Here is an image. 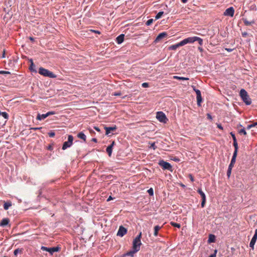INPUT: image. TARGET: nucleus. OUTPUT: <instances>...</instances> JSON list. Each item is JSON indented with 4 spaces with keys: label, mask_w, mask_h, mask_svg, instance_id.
Returning <instances> with one entry per match:
<instances>
[{
    "label": "nucleus",
    "mask_w": 257,
    "mask_h": 257,
    "mask_svg": "<svg viewBox=\"0 0 257 257\" xmlns=\"http://www.w3.org/2000/svg\"><path fill=\"white\" fill-rule=\"evenodd\" d=\"M239 95L242 100L245 103L246 105H249L251 103V100L249 97L247 92L244 89H241L239 92Z\"/></svg>",
    "instance_id": "obj_1"
},
{
    "label": "nucleus",
    "mask_w": 257,
    "mask_h": 257,
    "mask_svg": "<svg viewBox=\"0 0 257 257\" xmlns=\"http://www.w3.org/2000/svg\"><path fill=\"white\" fill-rule=\"evenodd\" d=\"M73 137L72 135H68V140L63 143L62 147V150H65L71 147L73 145Z\"/></svg>",
    "instance_id": "obj_2"
},
{
    "label": "nucleus",
    "mask_w": 257,
    "mask_h": 257,
    "mask_svg": "<svg viewBox=\"0 0 257 257\" xmlns=\"http://www.w3.org/2000/svg\"><path fill=\"white\" fill-rule=\"evenodd\" d=\"M158 164L162 167L163 170H167L172 171V166L170 163L165 161L164 160H161L159 161Z\"/></svg>",
    "instance_id": "obj_3"
},
{
    "label": "nucleus",
    "mask_w": 257,
    "mask_h": 257,
    "mask_svg": "<svg viewBox=\"0 0 257 257\" xmlns=\"http://www.w3.org/2000/svg\"><path fill=\"white\" fill-rule=\"evenodd\" d=\"M156 118L161 122L166 123L168 118L165 114L162 111H158L157 112Z\"/></svg>",
    "instance_id": "obj_4"
},
{
    "label": "nucleus",
    "mask_w": 257,
    "mask_h": 257,
    "mask_svg": "<svg viewBox=\"0 0 257 257\" xmlns=\"http://www.w3.org/2000/svg\"><path fill=\"white\" fill-rule=\"evenodd\" d=\"M193 90L196 92L197 103L198 106H200V104L202 101V98L201 96V91L197 89L195 86H192Z\"/></svg>",
    "instance_id": "obj_5"
},
{
    "label": "nucleus",
    "mask_w": 257,
    "mask_h": 257,
    "mask_svg": "<svg viewBox=\"0 0 257 257\" xmlns=\"http://www.w3.org/2000/svg\"><path fill=\"white\" fill-rule=\"evenodd\" d=\"M104 128L105 130V135L108 136H111L112 135H114L113 132L116 130L117 127L115 125H114L112 126H105Z\"/></svg>",
    "instance_id": "obj_6"
},
{
    "label": "nucleus",
    "mask_w": 257,
    "mask_h": 257,
    "mask_svg": "<svg viewBox=\"0 0 257 257\" xmlns=\"http://www.w3.org/2000/svg\"><path fill=\"white\" fill-rule=\"evenodd\" d=\"M142 244L141 240H138L135 238L133 240V248L135 251H138L140 249V246Z\"/></svg>",
    "instance_id": "obj_7"
},
{
    "label": "nucleus",
    "mask_w": 257,
    "mask_h": 257,
    "mask_svg": "<svg viewBox=\"0 0 257 257\" xmlns=\"http://www.w3.org/2000/svg\"><path fill=\"white\" fill-rule=\"evenodd\" d=\"M41 249L43 251H48V252H50L51 254H52L54 252L58 251L59 249V247H47L42 246L41 247Z\"/></svg>",
    "instance_id": "obj_8"
},
{
    "label": "nucleus",
    "mask_w": 257,
    "mask_h": 257,
    "mask_svg": "<svg viewBox=\"0 0 257 257\" xmlns=\"http://www.w3.org/2000/svg\"><path fill=\"white\" fill-rule=\"evenodd\" d=\"M257 239V228L255 229L254 234L252 237L251 241L249 243V247H250L252 249L254 248V245L256 242Z\"/></svg>",
    "instance_id": "obj_9"
},
{
    "label": "nucleus",
    "mask_w": 257,
    "mask_h": 257,
    "mask_svg": "<svg viewBox=\"0 0 257 257\" xmlns=\"http://www.w3.org/2000/svg\"><path fill=\"white\" fill-rule=\"evenodd\" d=\"M193 43V37H188L180 41V44L182 46L187 44H192Z\"/></svg>",
    "instance_id": "obj_10"
},
{
    "label": "nucleus",
    "mask_w": 257,
    "mask_h": 257,
    "mask_svg": "<svg viewBox=\"0 0 257 257\" xmlns=\"http://www.w3.org/2000/svg\"><path fill=\"white\" fill-rule=\"evenodd\" d=\"M167 35V33L166 32H163L160 33L156 38L154 42L155 43H158L160 42L162 39L166 37Z\"/></svg>",
    "instance_id": "obj_11"
},
{
    "label": "nucleus",
    "mask_w": 257,
    "mask_h": 257,
    "mask_svg": "<svg viewBox=\"0 0 257 257\" xmlns=\"http://www.w3.org/2000/svg\"><path fill=\"white\" fill-rule=\"evenodd\" d=\"M126 229L124 228L123 226H120L117 233V235L122 237L124 235H125L126 233Z\"/></svg>",
    "instance_id": "obj_12"
},
{
    "label": "nucleus",
    "mask_w": 257,
    "mask_h": 257,
    "mask_svg": "<svg viewBox=\"0 0 257 257\" xmlns=\"http://www.w3.org/2000/svg\"><path fill=\"white\" fill-rule=\"evenodd\" d=\"M234 14V9L233 7H231L226 9V16H229L233 17Z\"/></svg>",
    "instance_id": "obj_13"
},
{
    "label": "nucleus",
    "mask_w": 257,
    "mask_h": 257,
    "mask_svg": "<svg viewBox=\"0 0 257 257\" xmlns=\"http://www.w3.org/2000/svg\"><path fill=\"white\" fill-rule=\"evenodd\" d=\"M115 144L114 141H113L110 145L108 146L106 148V151L108 154V155L110 157L112 154L113 147Z\"/></svg>",
    "instance_id": "obj_14"
},
{
    "label": "nucleus",
    "mask_w": 257,
    "mask_h": 257,
    "mask_svg": "<svg viewBox=\"0 0 257 257\" xmlns=\"http://www.w3.org/2000/svg\"><path fill=\"white\" fill-rule=\"evenodd\" d=\"M48 72L49 70L44 68L43 67H40L39 69V73L45 77L47 76Z\"/></svg>",
    "instance_id": "obj_15"
},
{
    "label": "nucleus",
    "mask_w": 257,
    "mask_h": 257,
    "mask_svg": "<svg viewBox=\"0 0 257 257\" xmlns=\"http://www.w3.org/2000/svg\"><path fill=\"white\" fill-rule=\"evenodd\" d=\"M230 135H231L233 139V145L234 147V149H238V144L237 142V140L235 137V134L233 132H231Z\"/></svg>",
    "instance_id": "obj_16"
},
{
    "label": "nucleus",
    "mask_w": 257,
    "mask_h": 257,
    "mask_svg": "<svg viewBox=\"0 0 257 257\" xmlns=\"http://www.w3.org/2000/svg\"><path fill=\"white\" fill-rule=\"evenodd\" d=\"M124 35L123 34H121L118 36L116 38V42L118 44H121L123 41H124Z\"/></svg>",
    "instance_id": "obj_17"
},
{
    "label": "nucleus",
    "mask_w": 257,
    "mask_h": 257,
    "mask_svg": "<svg viewBox=\"0 0 257 257\" xmlns=\"http://www.w3.org/2000/svg\"><path fill=\"white\" fill-rule=\"evenodd\" d=\"M10 219L8 218H3L0 222V226L4 227L9 224Z\"/></svg>",
    "instance_id": "obj_18"
},
{
    "label": "nucleus",
    "mask_w": 257,
    "mask_h": 257,
    "mask_svg": "<svg viewBox=\"0 0 257 257\" xmlns=\"http://www.w3.org/2000/svg\"><path fill=\"white\" fill-rule=\"evenodd\" d=\"M237 151H238V149H234V151L233 152V156L232 157V159H231L230 163L234 164L235 161H236V158L237 154Z\"/></svg>",
    "instance_id": "obj_19"
},
{
    "label": "nucleus",
    "mask_w": 257,
    "mask_h": 257,
    "mask_svg": "<svg viewBox=\"0 0 257 257\" xmlns=\"http://www.w3.org/2000/svg\"><path fill=\"white\" fill-rule=\"evenodd\" d=\"M182 46V44H180V42L174 45H172L169 47V50H176L179 47Z\"/></svg>",
    "instance_id": "obj_20"
},
{
    "label": "nucleus",
    "mask_w": 257,
    "mask_h": 257,
    "mask_svg": "<svg viewBox=\"0 0 257 257\" xmlns=\"http://www.w3.org/2000/svg\"><path fill=\"white\" fill-rule=\"evenodd\" d=\"M77 136L78 138L83 140L84 142H86V136L82 132L78 133Z\"/></svg>",
    "instance_id": "obj_21"
},
{
    "label": "nucleus",
    "mask_w": 257,
    "mask_h": 257,
    "mask_svg": "<svg viewBox=\"0 0 257 257\" xmlns=\"http://www.w3.org/2000/svg\"><path fill=\"white\" fill-rule=\"evenodd\" d=\"M195 41H197L200 46H202L203 45V39L200 37H198L197 36H194L193 37V43Z\"/></svg>",
    "instance_id": "obj_22"
},
{
    "label": "nucleus",
    "mask_w": 257,
    "mask_h": 257,
    "mask_svg": "<svg viewBox=\"0 0 257 257\" xmlns=\"http://www.w3.org/2000/svg\"><path fill=\"white\" fill-rule=\"evenodd\" d=\"M47 117V116L46 113L42 114L38 113L36 119L39 120H44V119H45Z\"/></svg>",
    "instance_id": "obj_23"
},
{
    "label": "nucleus",
    "mask_w": 257,
    "mask_h": 257,
    "mask_svg": "<svg viewBox=\"0 0 257 257\" xmlns=\"http://www.w3.org/2000/svg\"><path fill=\"white\" fill-rule=\"evenodd\" d=\"M29 69L32 72L37 73V71L36 69V66L35 65L33 62H32V64H30V66L29 67Z\"/></svg>",
    "instance_id": "obj_24"
},
{
    "label": "nucleus",
    "mask_w": 257,
    "mask_h": 257,
    "mask_svg": "<svg viewBox=\"0 0 257 257\" xmlns=\"http://www.w3.org/2000/svg\"><path fill=\"white\" fill-rule=\"evenodd\" d=\"M201 196L202 202H201V207L203 208L205 206V202H206V197L205 194H200Z\"/></svg>",
    "instance_id": "obj_25"
},
{
    "label": "nucleus",
    "mask_w": 257,
    "mask_h": 257,
    "mask_svg": "<svg viewBox=\"0 0 257 257\" xmlns=\"http://www.w3.org/2000/svg\"><path fill=\"white\" fill-rule=\"evenodd\" d=\"M161 228V227L159 225H156L154 227V236H158V231Z\"/></svg>",
    "instance_id": "obj_26"
},
{
    "label": "nucleus",
    "mask_w": 257,
    "mask_h": 257,
    "mask_svg": "<svg viewBox=\"0 0 257 257\" xmlns=\"http://www.w3.org/2000/svg\"><path fill=\"white\" fill-rule=\"evenodd\" d=\"M215 236L214 235L210 234L209 235V238H208V242L209 243L214 242H215Z\"/></svg>",
    "instance_id": "obj_27"
},
{
    "label": "nucleus",
    "mask_w": 257,
    "mask_h": 257,
    "mask_svg": "<svg viewBox=\"0 0 257 257\" xmlns=\"http://www.w3.org/2000/svg\"><path fill=\"white\" fill-rule=\"evenodd\" d=\"M173 79L180 80H188L189 79V78L188 77H181L178 76H174Z\"/></svg>",
    "instance_id": "obj_28"
},
{
    "label": "nucleus",
    "mask_w": 257,
    "mask_h": 257,
    "mask_svg": "<svg viewBox=\"0 0 257 257\" xmlns=\"http://www.w3.org/2000/svg\"><path fill=\"white\" fill-rule=\"evenodd\" d=\"M242 20H243V22L245 26H249V25L253 24L254 23V21L249 22V21H247V19H243Z\"/></svg>",
    "instance_id": "obj_29"
},
{
    "label": "nucleus",
    "mask_w": 257,
    "mask_h": 257,
    "mask_svg": "<svg viewBox=\"0 0 257 257\" xmlns=\"http://www.w3.org/2000/svg\"><path fill=\"white\" fill-rule=\"evenodd\" d=\"M11 206H12L11 202H5L4 205V208L5 209V210H7Z\"/></svg>",
    "instance_id": "obj_30"
},
{
    "label": "nucleus",
    "mask_w": 257,
    "mask_h": 257,
    "mask_svg": "<svg viewBox=\"0 0 257 257\" xmlns=\"http://www.w3.org/2000/svg\"><path fill=\"white\" fill-rule=\"evenodd\" d=\"M47 77L51 78H55L57 77L56 75L54 74L52 72L49 70V72L48 73Z\"/></svg>",
    "instance_id": "obj_31"
},
{
    "label": "nucleus",
    "mask_w": 257,
    "mask_h": 257,
    "mask_svg": "<svg viewBox=\"0 0 257 257\" xmlns=\"http://www.w3.org/2000/svg\"><path fill=\"white\" fill-rule=\"evenodd\" d=\"M163 14H164V12H163V11L159 12L157 14V15L155 16L156 20H158V19H160Z\"/></svg>",
    "instance_id": "obj_32"
},
{
    "label": "nucleus",
    "mask_w": 257,
    "mask_h": 257,
    "mask_svg": "<svg viewBox=\"0 0 257 257\" xmlns=\"http://www.w3.org/2000/svg\"><path fill=\"white\" fill-rule=\"evenodd\" d=\"M1 115H2L6 119H8L9 116L8 113L6 112H1Z\"/></svg>",
    "instance_id": "obj_33"
},
{
    "label": "nucleus",
    "mask_w": 257,
    "mask_h": 257,
    "mask_svg": "<svg viewBox=\"0 0 257 257\" xmlns=\"http://www.w3.org/2000/svg\"><path fill=\"white\" fill-rule=\"evenodd\" d=\"M149 144L150 145V146L149 147L150 149H153L154 150H155L157 149L155 142L150 143Z\"/></svg>",
    "instance_id": "obj_34"
},
{
    "label": "nucleus",
    "mask_w": 257,
    "mask_h": 257,
    "mask_svg": "<svg viewBox=\"0 0 257 257\" xmlns=\"http://www.w3.org/2000/svg\"><path fill=\"white\" fill-rule=\"evenodd\" d=\"M256 125H257V121L255 122L252 123H251L250 124L248 125L247 127H246V128L247 130H249L250 128H252L253 127H255Z\"/></svg>",
    "instance_id": "obj_35"
},
{
    "label": "nucleus",
    "mask_w": 257,
    "mask_h": 257,
    "mask_svg": "<svg viewBox=\"0 0 257 257\" xmlns=\"http://www.w3.org/2000/svg\"><path fill=\"white\" fill-rule=\"evenodd\" d=\"M137 251H135V250L133 249V250H131L130 251H128L125 254V255H127V256H133L134 254L136 252H137Z\"/></svg>",
    "instance_id": "obj_36"
},
{
    "label": "nucleus",
    "mask_w": 257,
    "mask_h": 257,
    "mask_svg": "<svg viewBox=\"0 0 257 257\" xmlns=\"http://www.w3.org/2000/svg\"><path fill=\"white\" fill-rule=\"evenodd\" d=\"M170 224L172 226H173L174 227H177V228H180V227H181V225L180 224L174 222H171Z\"/></svg>",
    "instance_id": "obj_37"
},
{
    "label": "nucleus",
    "mask_w": 257,
    "mask_h": 257,
    "mask_svg": "<svg viewBox=\"0 0 257 257\" xmlns=\"http://www.w3.org/2000/svg\"><path fill=\"white\" fill-rule=\"evenodd\" d=\"M238 133L240 135H246V134H247L244 128H243L239 130Z\"/></svg>",
    "instance_id": "obj_38"
},
{
    "label": "nucleus",
    "mask_w": 257,
    "mask_h": 257,
    "mask_svg": "<svg viewBox=\"0 0 257 257\" xmlns=\"http://www.w3.org/2000/svg\"><path fill=\"white\" fill-rule=\"evenodd\" d=\"M153 21L154 20L153 19H149L146 23V26H150L153 23Z\"/></svg>",
    "instance_id": "obj_39"
},
{
    "label": "nucleus",
    "mask_w": 257,
    "mask_h": 257,
    "mask_svg": "<svg viewBox=\"0 0 257 257\" xmlns=\"http://www.w3.org/2000/svg\"><path fill=\"white\" fill-rule=\"evenodd\" d=\"M48 135L50 138H53L55 136V133L53 131H51L48 133Z\"/></svg>",
    "instance_id": "obj_40"
},
{
    "label": "nucleus",
    "mask_w": 257,
    "mask_h": 257,
    "mask_svg": "<svg viewBox=\"0 0 257 257\" xmlns=\"http://www.w3.org/2000/svg\"><path fill=\"white\" fill-rule=\"evenodd\" d=\"M11 73L9 71L4 70H0V74H10Z\"/></svg>",
    "instance_id": "obj_41"
},
{
    "label": "nucleus",
    "mask_w": 257,
    "mask_h": 257,
    "mask_svg": "<svg viewBox=\"0 0 257 257\" xmlns=\"http://www.w3.org/2000/svg\"><path fill=\"white\" fill-rule=\"evenodd\" d=\"M142 86L143 88H148L149 86V85L148 83L144 82L142 84Z\"/></svg>",
    "instance_id": "obj_42"
},
{
    "label": "nucleus",
    "mask_w": 257,
    "mask_h": 257,
    "mask_svg": "<svg viewBox=\"0 0 257 257\" xmlns=\"http://www.w3.org/2000/svg\"><path fill=\"white\" fill-rule=\"evenodd\" d=\"M121 93L120 91H118V92H115L113 93L112 94V95L117 96H120V95H121Z\"/></svg>",
    "instance_id": "obj_43"
},
{
    "label": "nucleus",
    "mask_w": 257,
    "mask_h": 257,
    "mask_svg": "<svg viewBox=\"0 0 257 257\" xmlns=\"http://www.w3.org/2000/svg\"><path fill=\"white\" fill-rule=\"evenodd\" d=\"M55 114V111H48V112H47L46 113L47 116L48 117V116L50 115H53V114Z\"/></svg>",
    "instance_id": "obj_44"
},
{
    "label": "nucleus",
    "mask_w": 257,
    "mask_h": 257,
    "mask_svg": "<svg viewBox=\"0 0 257 257\" xmlns=\"http://www.w3.org/2000/svg\"><path fill=\"white\" fill-rule=\"evenodd\" d=\"M47 149L52 151L53 149V144H50L47 147Z\"/></svg>",
    "instance_id": "obj_45"
},
{
    "label": "nucleus",
    "mask_w": 257,
    "mask_h": 257,
    "mask_svg": "<svg viewBox=\"0 0 257 257\" xmlns=\"http://www.w3.org/2000/svg\"><path fill=\"white\" fill-rule=\"evenodd\" d=\"M188 177L190 179V180L192 182H193L194 181V177L192 174H189Z\"/></svg>",
    "instance_id": "obj_46"
},
{
    "label": "nucleus",
    "mask_w": 257,
    "mask_h": 257,
    "mask_svg": "<svg viewBox=\"0 0 257 257\" xmlns=\"http://www.w3.org/2000/svg\"><path fill=\"white\" fill-rule=\"evenodd\" d=\"M21 250L20 249H15V251H14V254H15V255H17V254H18L19 252H21Z\"/></svg>",
    "instance_id": "obj_47"
},
{
    "label": "nucleus",
    "mask_w": 257,
    "mask_h": 257,
    "mask_svg": "<svg viewBox=\"0 0 257 257\" xmlns=\"http://www.w3.org/2000/svg\"><path fill=\"white\" fill-rule=\"evenodd\" d=\"M142 237V232H140L139 234L135 238L136 239L138 240H141V238Z\"/></svg>",
    "instance_id": "obj_48"
},
{
    "label": "nucleus",
    "mask_w": 257,
    "mask_h": 257,
    "mask_svg": "<svg viewBox=\"0 0 257 257\" xmlns=\"http://www.w3.org/2000/svg\"><path fill=\"white\" fill-rule=\"evenodd\" d=\"M231 170L230 168H228L227 171V175L228 177H229L231 174Z\"/></svg>",
    "instance_id": "obj_49"
},
{
    "label": "nucleus",
    "mask_w": 257,
    "mask_h": 257,
    "mask_svg": "<svg viewBox=\"0 0 257 257\" xmlns=\"http://www.w3.org/2000/svg\"><path fill=\"white\" fill-rule=\"evenodd\" d=\"M147 193H154V190L152 188H150L147 191Z\"/></svg>",
    "instance_id": "obj_50"
},
{
    "label": "nucleus",
    "mask_w": 257,
    "mask_h": 257,
    "mask_svg": "<svg viewBox=\"0 0 257 257\" xmlns=\"http://www.w3.org/2000/svg\"><path fill=\"white\" fill-rule=\"evenodd\" d=\"M241 34L243 37H246L248 35V33L246 32H242Z\"/></svg>",
    "instance_id": "obj_51"
},
{
    "label": "nucleus",
    "mask_w": 257,
    "mask_h": 257,
    "mask_svg": "<svg viewBox=\"0 0 257 257\" xmlns=\"http://www.w3.org/2000/svg\"><path fill=\"white\" fill-rule=\"evenodd\" d=\"M207 117L208 119H209L210 120H212V116H211V115L210 113H207Z\"/></svg>",
    "instance_id": "obj_52"
},
{
    "label": "nucleus",
    "mask_w": 257,
    "mask_h": 257,
    "mask_svg": "<svg viewBox=\"0 0 257 257\" xmlns=\"http://www.w3.org/2000/svg\"><path fill=\"white\" fill-rule=\"evenodd\" d=\"M216 252H217V250H215L214 253L211 254L210 255H209V257H216Z\"/></svg>",
    "instance_id": "obj_53"
},
{
    "label": "nucleus",
    "mask_w": 257,
    "mask_h": 257,
    "mask_svg": "<svg viewBox=\"0 0 257 257\" xmlns=\"http://www.w3.org/2000/svg\"><path fill=\"white\" fill-rule=\"evenodd\" d=\"M5 53H6V51H5V50H4L3 51V53L2 55V56H1V58H5V57H6V54H5Z\"/></svg>",
    "instance_id": "obj_54"
},
{
    "label": "nucleus",
    "mask_w": 257,
    "mask_h": 257,
    "mask_svg": "<svg viewBox=\"0 0 257 257\" xmlns=\"http://www.w3.org/2000/svg\"><path fill=\"white\" fill-rule=\"evenodd\" d=\"M94 128L96 131H97V132H100V129H99V128L98 127H97V126H94Z\"/></svg>",
    "instance_id": "obj_55"
},
{
    "label": "nucleus",
    "mask_w": 257,
    "mask_h": 257,
    "mask_svg": "<svg viewBox=\"0 0 257 257\" xmlns=\"http://www.w3.org/2000/svg\"><path fill=\"white\" fill-rule=\"evenodd\" d=\"M42 127H31L30 129L31 130H40Z\"/></svg>",
    "instance_id": "obj_56"
},
{
    "label": "nucleus",
    "mask_w": 257,
    "mask_h": 257,
    "mask_svg": "<svg viewBox=\"0 0 257 257\" xmlns=\"http://www.w3.org/2000/svg\"><path fill=\"white\" fill-rule=\"evenodd\" d=\"M233 166H234V164L230 163L228 168H230V169L232 170V168L233 167Z\"/></svg>",
    "instance_id": "obj_57"
},
{
    "label": "nucleus",
    "mask_w": 257,
    "mask_h": 257,
    "mask_svg": "<svg viewBox=\"0 0 257 257\" xmlns=\"http://www.w3.org/2000/svg\"><path fill=\"white\" fill-rule=\"evenodd\" d=\"M173 160L175 162H179L180 161V159L176 158V157H175L174 159H173Z\"/></svg>",
    "instance_id": "obj_58"
},
{
    "label": "nucleus",
    "mask_w": 257,
    "mask_h": 257,
    "mask_svg": "<svg viewBox=\"0 0 257 257\" xmlns=\"http://www.w3.org/2000/svg\"><path fill=\"white\" fill-rule=\"evenodd\" d=\"M198 50H199V51L201 52H203V48L202 47H199L198 48Z\"/></svg>",
    "instance_id": "obj_59"
},
{
    "label": "nucleus",
    "mask_w": 257,
    "mask_h": 257,
    "mask_svg": "<svg viewBox=\"0 0 257 257\" xmlns=\"http://www.w3.org/2000/svg\"><path fill=\"white\" fill-rule=\"evenodd\" d=\"M92 31L96 34H99L100 33V32L97 30H92Z\"/></svg>",
    "instance_id": "obj_60"
},
{
    "label": "nucleus",
    "mask_w": 257,
    "mask_h": 257,
    "mask_svg": "<svg viewBox=\"0 0 257 257\" xmlns=\"http://www.w3.org/2000/svg\"><path fill=\"white\" fill-rule=\"evenodd\" d=\"M91 141L94 143H97V140L96 138H92Z\"/></svg>",
    "instance_id": "obj_61"
},
{
    "label": "nucleus",
    "mask_w": 257,
    "mask_h": 257,
    "mask_svg": "<svg viewBox=\"0 0 257 257\" xmlns=\"http://www.w3.org/2000/svg\"><path fill=\"white\" fill-rule=\"evenodd\" d=\"M113 199V198H112V197L111 196H110L107 199V201H109L110 200Z\"/></svg>",
    "instance_id": "obj_62"
},
{
    "label": "nucleus",
    "mask_w": 257,
    "mask_h": 257,
    "mask_svg": "<svg viewBox=\"0 0 257 257\" xmlns=\"http://www.w3.org/2000/svg\"><path fill=\"white\" fill-rule=\"evenodd\" d=\"M29 39L32 42L34 41V38L32 37H30Z\"/></svg>",
    "instance_id": "obj_63"
},
{
    "label": "nucleus",
    "mask_w": 257,
    "mask_h": 257,
    "mask_svg": "<svg viewBox=\"0 0 257 257\" xmlns=\"http://www.w3.org/2000/svg\"><path fill=\"white\" fill-rule=\"evenodd\" d=\"M112 177H112V175H108V176H107V179H111V178H112Z\"/></svg>",
    "instance_id": "obj_64"
}]
</instances>
